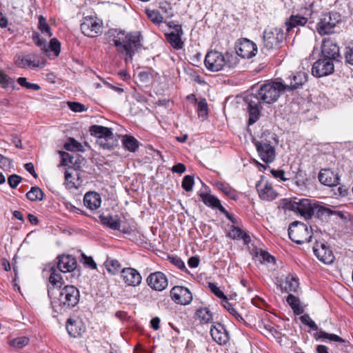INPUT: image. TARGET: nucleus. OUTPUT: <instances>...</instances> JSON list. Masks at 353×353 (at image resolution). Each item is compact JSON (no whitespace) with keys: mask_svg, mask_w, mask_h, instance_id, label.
Here are the masks:
<instances>
[{"mask_svg":"<svg viewBox=\"0 0 353 353\" xmlns=\"http://www.w3.org/2000/svg\"><path fill=\"white\" fill-rule=\"evenodd\" d=\"M285 90V84L279 81H268L252 87V92L244 99L249 114L248 124L253 125L259 119L262 104L274 103L279 99L281 92Z\"/></svg>","mask_w":353,"mask_h":353,"instance_id":"obj_1","label":"nucleus"},{"mask_svg":"<svg viewBox=\"0 0 353 353\" xmlns=\"http://www.w3.org/2000/svg\"><path fill=\"white\" fill-rule=\"evenodd\" d=\"M142 37L139 31L125 33V31L119 30L114 36L112 41L116 47L117 51L125 55V61H132L135 51L140 49Z\"/></svg>","mask_w":353,"mask_h":353,"instance_id":"obj_2","label":"nucleus"},{"mask_svg":"<svg viewBox=\"0 0 353 353\" xmlns=\"http://www.w3.org/2000/svg\"><path fill=\"white\" fill-rule=\"evenodd\" d=\"M80 293L74 285H68L61 289L59 298L51 301L54 311L57 313L67 312L79 303Z\"/></svg>","mask_w":353,"mask_h":353,"instance_id":"obj_3","label":"nucleus"},{"mask_svg":"<svg viewBox=\"0 0 353 353\" xmlns=\"http://www.w3.org/2000/svg\"><path fill=\"white\" fill-rule=\"evenodd\" d=\"M280 207L285 210H288L299 213L306 219L312 218L314 212V208L311 203V200L308 199H299V201L286 199H283L280 202Z\"/></svg>","mask_w":353,"mask_h":353,"instance_id":"obj_4","label":"nucleus"},{"mask_svg":"<svg viewBox=\"0 0 353 353\" xmlns=\"http://www.w3.org/2000/svg\"><path fill=\"white\" fill-rule=\"evenodd\" d=\"M285 38V34L281 28H269L263 32V48L262 52H269L270 50L278 49L281 47Z\"/></svg>","mask_w":353,"mask_h":353,"instance_id":"obj_5","label":"nucleus"},{"mask_svg":"<svg viewBox=\"0 0 353 353\" xmlns=\"http://www.w3.org/2000/svg\"><path fill=\"white\" fill-rule=\"evenodd\" d=\"M288 236L293 242L301 245L311 241L312 233L303 223L294 221L289 226Z\"/></svg>","mask_w":353,"mask_h":353,"instance_id":"obj_6","label":"nucleus"},{"mask_svg":"<svg viewBox=\"0 0 353 353\" xmlns=\"http://www.w3.org/2000/svg\"><path fill=\"white\" fill-rule=\"evenodd\" d=\"M341 17L337 12H328L321 15L316 24V31L320 35L334 32V28L341 22Z\"/></svg>","mask_w":353,"mask_h":353,"instance_id":"obj_7","label":"nucleus"},{"mask_svg":"<svg viewBox=\"0 0 353 353\" xmlns=\"http://www.w3.org/2000/svg\"><path fill=\"white\" fill-rule=\"evenodd\" d=\"M224 54L216 50H211L207 53L205 57V65L208 70L218 72L225 66Z\"/></svg>","mask_w":353,"mask_h":353,"instance_id":"obj_8","label":"nucleus"},{"mask_svg":"<svg viewBox=\"0 0 353 353\" xmlns=\"http://www.w3.org/2000/svg\"><path fill=\"white\" fill-rule=\"evenodd\" d=\"M15 64L21 68H35L44 67V61H41L36 53L17 55L14 58Z\"/></svg>","mask_w":353,"mask_h":353,"instance_id":"obj_9","label":"nucleus"},{"mask_svg":"<svg viewBox=\"0 0 353 353\" xmlns=\"http://www.w3.org/2000/svg\"><path fill=\"white\" fill-rule=\"evenodd\" d=\"M334 70L333 61L323 57L314 63L312 68V74L319 78L331 74Z\"/></svg>","mask_w":353,"mask_h":353,"instance_id":"obj_10","label":"nucleus"},{"mask_svg":"<svg viewBox=\"0 0 353 353\" xmlns=\"http://www.w3.org/2000/svg\"><path fill=\"white\" fill-rule=\"evenodd\" d=\"M236 53L243 59H250L254 57L257 52L256 45L250 40L243 38L239 39L236 45Z\"/></svg>","mask_w":353,"mask_h":353,"instance_id":"obj_11","label":"nucleus"},{"mask_svg":"<svg viewBox=\"0 0 353 353\" xmlns=\"http://www.w3.org/2000/svg\"><path fill=\"white\" fill-rule=\"evenodd\" d=\"M146 283L153 290L161 292L167 288L168 280L163 272L157 271L148 275L146 278Z\"/></svg>","mask_w":353,"mask_h":353,"instance_id":"obj_12","label":"nucleus"},{"mask_svg":"<svg viewBox=\"0 0 353 353\" xmlns=\"http://www.w3.org/2000/svg\"><path fill=\"white\" fill-rule=\"evenodd\" d=\"M170 297L176 304L188 305L192 300L190 290L183 286H174L170 290Z\"/></svg>","mask_w":353,"mask_h":353,"instance_id":"obj_13","label":"nucleus"},{"mask_svg":"<svg viewBox=\"0 0 353 353\" xmlns=\"http://www.w3.org/2000/svg\"><path fill=\"white\" fill-rule=\"evenodd\" d=\"M313 251L317 259L325 264H331L334 260V256L329 246L325 243L316 241Z\"/></svg>","mask_w":353,"mask_h":353,"instance_id":"obj_14","label":"nucleus"},{"mask_svg":"<svg viewBox=\"0 0 353 353\" xmlns=\"http://www.w3.org/2000/svg\"><path fill=\"white\" fill-rule=\"evenodd\" d=\"M102 23L93 18H85L81 24L82 33L89 37H95L101 33Z\"/></svg>","mask_w":353,"mask_h":353,"instance_id":"obj_15","label":"nucleus"},{"mask_svg":"<svg viewBox=\"0 0 353 353\" xmlns=\"http://www.w3.org/2000/svg\"><path fill=\"white\" fill-rule=\"evenodd\" d=\"M210 334L213 340L221 345H226L230 340L228 331L220 323H215L211 325Z\"/></svg>","mask_w":353,"mask_h":353,"instance_id":"obj_16","label":"nucleus"},{"mask_svg":"<svg viewBox=\"0 0 353 353\" xmlns=\"http://www.w3.org/2000/svg\"><path fill=\"white\" fill-rule=\"evenodd\" d=\"M321 54L323 57L334 61L340 57L339 47L332 39H324L321 45Z\"/></svg>","mask_w":353,"mask_h":353,"instance_id":"obj_17","label":"nucleus"},{"mask_svg":"<svg viewBox=\"0 0 353 353\" xmlns=\"http://www.w3.org/2000/svg\"><path fill=\"white\" fill-rule=\"evenodd\" d=\"M261 159L266 163H272L275 159V150L268 142L256 141L254 143Z\"/></svg>","mask_w":353,"mask_h":353,"instance_id":"obj_18","label":"nucleus"},{"mask_svg":"<svg viewBox=\"0 0 353 353\" xmlns=\"http://www.w3.org/2000/svg\"><path fill=\"white\" fill-rule=\"evenodd\" d=\"M256 188L260 199L264 201H272L278 195L277 192L273 189L272 184L268 181H264L263 179L256 183Z\"/></svg>","mask_w":353,"mask_h":353,"instance_id":"obj_19","label":"nucleus"},{"mask_svg":"<svg viewBox=\"0 0 353 353\" xmlns=\"http://www.w3.org/2000/svg\"><path fill=\"white\" fill-rule=\"evenodd\" d=\"M57 268L63 272H72L77 267L76 258L70 254H62L57 257Z\"/></svg>","mask_w":353,"mask_h":353,"instance_id":"obj_20","label":"nucleus"},{"mask_svg":"<svg viewBox=\"0 0 353 353\" xmlns=\"http://www.w3.org/2000/svg\"><path fill=\"white\" fill-rule=\"evenodd\" d=\"M121 276L125 283L130 286H137L142 281L140 273L132 268H123L121 271Z\"/></svg>","mask_w":353,"mask_h":353,"instance_id":"obj_21","label":"nucleus"},{"mask_svg":"<svg viewBox=\"0 0 353 353\" xmlns=\"http://www.w3.org/2000/svg\"><path fill=\"white\" fill-rule=\"evenodd\" d=\"M318 178L321 183L330 187L336 186L339 183L338 174L328 168L321 169Z\"/></svg>","mask_w":353,"mask_h":353,"instance_id":"obj_22","label":"nucleus"},{"mask_svg":"<svg viewBox=\"0 0 353 353\" xmlns=\"http://www.w3.org/2000/svg\"><path fill=\"white\" fill-rule=\"evenodd\" d=\"M68 334L74 338L81 336L85 332V326L79 319H68L66 323Z\"/></svg>","mask_w":353,"mask_h":353,"instance_id":"obj_23","label":"nucleus"},{"mask_svg":"<svg viewBox=\"0 0 353 353\" xmlns=\"http://www.w3.org/2000/svg\"><path fill=\"white\" fill-rule=\"evenodd\" d=\"M199 195L206 206L212 209H218L221 213H227V210L221 205L220 200L214 195L205 192H200Z\"/></svg>","mask_w":353,"mask_h":353,"instance_id":"obj_24","label":"nucleus"},{"mask_svg":"<svg viewBox=\"0 0 353 353\" xmlns=\"http://www.w3.org/2000/svg\"><path fill=\"white\" fill-rule=\"evenodd\" d=\"M85 206L91 210L98 209L101 203V196L96 192H88L83 197Z\"/></svg>","mask_w":353,"mask_h":353,"instance_id":"obj_25","label":"nucleus"},{"mask_svg":"<svg viewBox=\"0 0 353 353\" xmlns=\"http://www.w3.org/2000/svg\"><path fill=\"white\" fill-rule=\"evenodd\" d=\"M101 223L113 230H119L121 227L120 218L116 215H104L101 214L99 216Z\"/></svg>","mask_w":353,"mask_h":353,"instance_id":"obj_26","label":"nucleus"},{"mask_svg":"<svg viewBox=\"0 0 353 353\" xmlns=\"http://www.w3.org/2000/svg\"><path fill=\"white\" fill-rule=\"evenodd\" d=\"M307 80V74L305 72H299L292 76L290 83L285 84L286 90H296L302 86Z\"/></svg>","mask_w":353,"mask_h":353,"instance_id":"obj_27","label":"nucleus"},{"mask_svg":"<svg viewBox=\"0 0 353 353\" xmlns=\"http://www.w3.org/2000/svg\"><path fill=\"white\" fill-rule=\"evenodd\" d=\"M227 236L234 240H243L245 245H248L251 241L250 236L244 230L234 225L231 226Z\"/></svg>","mask_w":353,"mask_h":353,"instance_id":"obj_28","label":"nucleus"},{"mask_svg":"<svg viewBox=\"0 0 353 353\" xmlns=\"http://www.w3.org/2000/svg\"><path fill=\"white\" fill-rule=\"evenodd\" d=\"M307 18L299 14L291 15L285 22L286 30L289 32L292 29L298 26H304L307 22Z\"/></svg>","mask_w":353,"mask_h":353,"instance_id":"obj_29","label":"nucleus"},{"mask_svg":"<svg viewBox=\"0 0 353 353\" xmlns=\"http://www.w3.org/2000/svg\"><path fill=\"white\" fill-rule=\"evenodd\" d=\"M90 134L97 138V139L103 138H108L113 135L111 128L99 125H92L90 127Z\"/></svg>","mask_w":353,"mask_h":353,"instance_id":"obj_30","label":"nucleus"},{"mask_svg":"<svg viewBox=\"0 0 353 353\" xmlns=\"http://www.w3.org/2000/svg\"><path fill=\"white\" fill-rule=\"evenodd\" d=\"M183 34H181L180 32H170L165 34V37L173 48L180 50L182 49L184 46V43L181 39Z\"/></svg>","mask_w":353,"mask_h":353,"instance_id":"obj_31","label":"nucleus"},{"mask_svg":"<svg viewBox=\"0 0 353 353\" xmlns=\"http://www.w3.org/2000/svg\"><path fill=\"white\" fill-rule=\"evenodd\" d=\"M1 88L4 89L8 94H11L14 90H19L14 80L3 72H1Z\"/></svg>","mask_w":353,"mask_h":353,"instance_id":"obj_32","label":"nucleus"},{"mask_svg":"<svg viewBox=\"0 0 353 353\" xmlns=\"http://www.w3.org/2000/svg\"><path fill=\"white\" fill-rule=\"evenodd\" d=\"M216 186L218 190L221 191L225 195L232 200L238 199L237 192L229 184L223 182L218 181L216 183Z\"/></svg>","mask_w":353,"mask_h":353,"instance_id":"obj_33","label":"nucleus"},{"mask_svg":"<svg viewBox=\"0 0 353 353\" xmlns=\"http://www.w3.org/2000/svg\"><path fill=\"white\" fill-rule=\"evenodd\" d=\"M123 147L131 152L137 151L139 146V141L132 136L125 135L122 139Z\"/></svg>","mask_w":353,"mask_h":353,"instance_id":"obj_34","label":"nucleus"},{"mask_svg":"<svg viewBox=\"0 0 353 353\" xmlns=\"http://www.w3.org/2000/svg\"><path fill=\"white\" fill-rule=\"evenodd\" d=\"M65 150L70 152H84V147L82 144L74 138L69 137L64 143Z\"/></svg>","mask_w":353,"mask_h":353,"instance_id":"obj_35","label":"nucleus"},{"mask_svg":"<svg viewBox=\"0 0 353 353\" xmlns=\"http://www.w3.org/2000/svg\"><path fill=\"white\" fill-rule=\"evenodd\" d=\"M299 288V283L298 279L294 277L293 276L288 274L285 278V285L284 286V292H297Z\"/></svg>","mask_w":353,"mask_h":353,"instance_id":"obj_36","label":"nucleus"},{"mask_svg":"<svg viewBox=\"0 0 353 353\" xmlns=\"http://www.w3.org/2000/svg\"><path fill=\"white\" fill-rule=\"evenodd\" d=\"M286 301L296 315L301 314L303 312V309L300 306V300L298 297L290 294L286 299Z\"/></svg>","mask_w":353,"mask_h":353,"instance_id":"obj_37","label":"nucleus"},{"mask_svg":"<svg viewBox=\"0 0 353 353\" xmlns=\"http://www.w3.org/2000/svg\"><path fill=\"white\" fill-rule=\"evenodd\" d=\"M44 193L38 186L32 187L26 193V197L31 201H40L43 199Z\"/></svg>","mask_w":353,"mask_h":353,"instance_id":"obj_38","label":"nucleus"},{"mask_svg":"<svg viewBox=\"0 0 353 353\" xmlns=\"http://www.w3.org/2000/svg\"><path fill=\"white\" fill-rule=\"evenodd\" d=\"M196 316L203 323H209L212 321L213 314L208 307L199 308L196 310Z\"/></svg>","mask_w":353,"mask_h":353,"instance_id":"obj_39","label":"nucleus"},{"mask_svg":"<svg viewBox=\"0 0 353 353\" xmlns=\"http://www.w3.org/2000/svg\"><path fill=\"white\" fill-rule=\"evenodd\" d=\"M50 275L49 277V282L55 287L60 288L63 284V279L61 275L57 272L55 267L50 268Z\"/></svg>","mask_w":353,"mask_h":353,"instance_id":"obj_40","label":"nucleus"},{"mask_svg":"<svg viewBox=\"0 0 353 353\" xmlns=\"http://www.w3.org/2000/svg\"><path fill=\"white\" fill-rule=\"evenodd\" d=\"M221 305L226 309L228 312L232 315L238 321L246 323L244 319L241 316V315L236 311V310L234 307L233 305L229 302L228 299L225 301H221Z\"/></svg>","mask_w":353,"mask_h":353,"instance_id":"obj_41","label":"nucleus"},{"mask_svg":"<svg viewBox=\"0 0 353 353\" xmlns=\"http://www.w3.org/2000/svg\"><path fill=\"white\" fill-rule=\"evenodd\" d=\"M97 143L103 149L112 150L117 145V140L114 139L113 134L108 138L97 139Z\"/></svg>","mask_w":353,"mask_h":353,"instance_id":"obj_42","label":"nucleus"},{"mask_svg":"<svg viewBox=\"0 0 353 353\" xmlns=\"http://www.w3.org/2000/svg\"><path fill=\"white\" fill-rule=\"evenodd\" d=\"M315 337L316 339H328L331 341L339 342V343H345V341L343 338L334 334H329L323 330H319L316 334Z\"/></svg>","mask_w":353,"mask_h":353,"instance_id":"obj_43","label":"nucleus"},{"mask_svg":"<svg viewBox=\"0 0 353 353\" xmlns=\"http://www.w3.org/2000/svg\"><path fill=\"white\" fill-rule=\"evenodd\" d=\"M38 28L42 34H45L48 37H52V33L51 32V28L47 23L46 18H44L42 15H40L39 17Z\"/></svg>","mask_w":353,"mask_h":353,"instance_id":"obj_44","label":"nucleus"},{"mask_svg":"<svg viewBox=\"0 0 353 353\" xmlns=\"http://www.w3.org/2000/svg\"><path fill=\"white\" fill-rule=\"evenodd\" d=\"M145 13L148 19L155 24H160L163 22V17L157 10L146 9Z\"/></svg>","mask_w":353,"mask_h":353,"instance_id":"obj_45","label":"nucleus"},{"mask_svg":"<svg viewBox=\"0 0 353 353\" xmlns=\"http://www.w3.org/2000/svg\"><path fill=\"white\" fill-rule=\"evenodd\" d=\"M105 264L108 271L112 274L117 273L121 268V264L117 260L108 259Z\"/></svg>","mask_w":353,"mask_h":353,"instance_id":"obj_46","label":"nucleus"},{"mask_svg":"<svg viewBox=\"0 0 353 353\" xmlns=\"http://www.w3.org/2000/svg\"><path fill=\"white\" fill-rule=\"evenodd\" d=\"M256 258L259 259V261L261 263H274L275 261V259L273 256H272L269 252L267 251L260 250L259 252H257L256 253Z\"/></svg>","mask_w":353,"mask_h":353,"instance_id":"obj_47","label":"nucleus"},{"mask_svg":"<svg viewBox=\"0 0 353 353\" xmlns=\"http://www.w3.org/2000/svg\"><path fill=\"white\" fill-rule=\"evenodd\" d=\"M17 82L23 88H26L28 90H40V86L37 83H32L27 81V79L26 77H19L17 79Z\"/></svg>","mask_w":353,"mask_h":353,"instance_id":"obj_48","label":"nucleus"},{"mask_svg":"<svg viewBox=\"0 0 353 353\" xmlns=\"http://www.w3.org/2000/svg\"><path fill=\"white\" fill-rule=\"evenodd\" d=\"M236 55L237 54H234L230 52H226L224 54L225 66H228L230 68L235 67L239 63V59L237 58Z\"/></svg>","mask_w":353,"mask_h":353,"instance_id":"obj_49","label":"nucleus"},{"mask_svg":"<svg viewBox=\"0 0 353 353\" xmlns=\"http://www.w3.org/2000/svg\"><path fill=\"white\" fill-rule=\"evenodd\" d=\"M29 343V339L26 336H21L10 341V345L15 348L21 349Z\"/></svg>","mask_w":353,"mask_h":353,"instance_id":"obj_50","label":"nucleus"},{"mask_svg":"<svg viewBox=\"0 0 353 353\" xmlns=\"http://www.w3.org/2000/svg\"><path fill=\"white\" fill-rule=\"evenodd\" d=\"M32 40L34 43L40 47L42 50L47 52V43L46 39L41 38L39 32H34L32 36Z\"/></svg>","mask_w":353,"mask_h":353,"instance_id":"obj_51","label":"nucleus"},{"mask_svg":"<svg viewBox=\"0 0 353 353\" xmlns=\"http://www.w3.org/2000/svg\"><path fill=\"white\" fill-rule=\"evenodd\" d=\"M299 319L303 324L308 326L312 330L315 331L319 330V327L315 322L311 319L308 314H305L301 316Z\"/></svg>","mask_w":353,"mask_h":353,"instance_id":"obj_52","label":"nucleus"},{"mask_svg":"<svg viewBox=\"0 0 353 353\" xmlns=\"http://www.w3.org/2000/svg\"><path fill=\"white\" fill-rule=\"evenodd\" d=\"M208 288L212 293H213L216 296L221 299L222 301H225L228 299V297L224 294L223 291L216 286V285L214 283H208Z\"/></svg>","mask_w":353,"mask_h":353,"instance_id":"obj_53","label":"nucleus"},{"mask_svg":"<svg viewBox=\"0 0 353 353\" xmlns=\"http://www.w3.org/2000/svg\"><path fill=\"white\" fill-rule=\"evenodd\" d=\"M194 183V177L191 175H186L182 180L181 186L185 191L190 192L192 190Z\"/></svg>","mask_w":353,"mask_h":353,"instance_id":"obj_54","label":"nucleus"},{"mask_svg":"<svg viewBox=\"0 0 353 353\" xmlns=\"http://www.w3.org/2000/svg\"><path fill=\"white\" fill-rule=\"evenodd\" d=\"M169 261L178 268L179 270L185 271V272H188L186 268L184 262L180 257L178 256H168Z\"/></svg>","mask_w":353,"mask_h":353,"instance_id":"obj_55","label":"nucleus"},{"mask_svg":"<svg viewBox=\"0 0 353 353\" xmlns=\"http://www.w3.org/2000/svg\"><path fill=\"white\" fill-rule=\"evenodd\" d=\"M48 48L54 52L56 56H58L60 53L61 43L57 39L54 38L50 41L49 45L47 46Z\"/></svg>","mask_w":353,"mask_h":353,"instance_id":"obj_56","label":"nucleus"},{"mask_svg":"<svg viewBox=\"0 0 353 353\" xmlns=\"http://www.w3.org/2000/svg\"><path fill=\"white\" fill-rule=\"evenodd\" d=\"M197 110L199 117H206L208 115V103L205 99L198 102Z\"/></svg>","mask_w":353,"mask_h":353,"instance_id":"obj_57","label":"nucleus"},{"mask_svg":"<svg viewBox=\"0 0 353 353\" xmlns=\"http://www.w3.org/2000/svg\"><path fill=\"white\" fill-rule=\"evenodd\" d=\"M81 261L87 267L92 270L97 269V264L93 260L92 257L86 256L84 253L81 254Z\"/></svg>","mask_w":353,"mask_h":353,"instance_id":"obj_58","label":"nucleus"},{"mask_svg":"<svg viewBox=\"0 0 353 353\" xmlns=\"http://www.w3.org/2000/svg\"><path fill=\"white\" fill-rule=\"evenodd\" d=\"M344 59L346 63L353 65V46L345 47L344 50Z\"/></svg>","mask_w":353,"mask_h":353,"instance_id":"obj_59","label":"nucleus"},{"mask_svg":"<svg viewBox=\"0 0 353 353\" xmlns=\"http://www.w3.org/2000/svg\"><path fill=\"white\" fill-rule=\"evenodd\" d=\"M70 109L76 112H82L86 110L85 105L79 102H68Z\"/></svg>","mask_w":353,"mask_h":353,"instance_id":"obj_60","label":"nucleus"},{"mask_svg":"<svg viewBox=\"0 0 353 353\" xmlns=\"http://www.w3.org/2000/svg\"><path fill=\"white\" fill-rule=\"evenodd\" d=\"M22 178L17 174H12L8 179V183L12 188H16L21 181Z\"/></svg>","mask_w":353,"mask_h":353,"instance_id":"obj_61","label":"nucleus"},{"mask_svg":"<svg viewBox=\"0 0 353 353\" xmlns=\"http://www.w3.org/2000/svg\"><path fill=\"white\" fill-rule=\"evenodd\" d=\"M59 153L61 157V165H67L68 163H72L73 157L70 154L63 151H59Z\"/></svg>","mask_w":353,"mask_h":353,"instance_id":"obj_62","label":"nucleus"},{"mask_svg":"<svg viewBox=\"0 0 353 353\" xmlns=\"http://www.w3.org/2000/svg\"><path fill=\"white\" fill-rule=\"evenodd\" d=\"M12 167L13 165L12 160L1 155V169L8 170L12 168Z\"/></svg>","mask_w":353,"mask_h":353,"instance_id":"obj_63","label":"nucleus"},{"mask_svg":"<svg viewBox=\"0 0 353 353\" xmlns=\"http://www.w3.org/2000/svg\"><path fill=\"white\" fill-rule=\"evenodd\" d=\"M168 26L173 29V30L171 32H180L181 34H183L181 25L176 23L174 21H171L168 22Z\"/></svg>","mask_w":353,"mask_h":353,"instance_id":"obj_64","label":"nucleus"}]
</instances>
